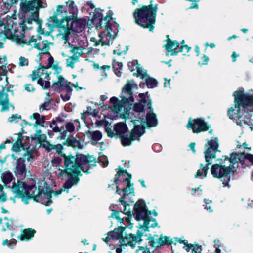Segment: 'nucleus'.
<instances>
[{"label": "nucleus", "mask_w": 253, "mask_h": 253, "mask_svg": "<svg viewBox=\"0 0 253 253\" xmlns=\"http://www.w3.org/2000/svg\"><path fill=\"white\" fill-rule=\"evenodd\" d=\"M26 26L24 23L17 25L12 20L7 22V24L4 27L3 30L0 32V41H5L6 39L11 40L17 44L23 46L24 45H30L41 50L43 53L49 54V43L47 41H43L41 43L37 42L41 40V37L38 35L32 36L26 39L25 29Z\"/></svg>", "instance_id": "obj_1"}, {"label": "nucleus", "mask_w": 253, "mask_h": 253, "mask_svg": "<svg viewBox=\"0 0 253 253\" xmlns=\"http://www.w3.org/2000/svg\"><path fill=\"white\" fill-rule=\"evenodd\" d=\"M78 8L72 0L65 2V5H58L53 16L49 19V22L52 27L67 28L65 34L70 33V31L74 32H81L86 24V20L80 19L74 20L69 24V22L77 16Z\"/></svg>", "instance_id": "obj_2"}, {"label": "nucleus", "mask_w": 253, "mask_h": 253, "mask_svg": "<svg viewBox=\"0 0 253 253\" xmlns=\"http://www.w3.org/2000/svg\"><path fill=\"white\" fill-rule=\"evenodd\" d=\"M91 161V158L82 154L76 155V158L74 156L65 157V168L59 166L56 171V174L58 177L61 178L64 175L70 176L63 185L64 190H68L77 182L78 179L73 176L80 175V169L84 172L88 173L89 162Z\"/></svg>", "instance_id": "obj_3"}, {"label": "nucleus", "mask_w": 253, "mask_h": 253, "mask_svg": "<svg viewBox=\"0 0 253 253\" xmlns=\"http://www.w3.org/2000/svg\"><path fill=\"white\" fill-rule=\"evenodd\" d=\"M234 107L228 111L230 119L236 121L240 126L250 125L251 119L249 112H253V93H244L243 91H236L233 93Z\"/></svg>", "instance_id": "obj_4"}, {"label": "nucleus", "mask_w": 253, "mask_h": 253, "mask_svg": "<svg viewBox=\"0 0 253 253\" xmlns=\"http://www.w3.org/2000/svg\"><path fill=\"white\" fill-rule=\"evenodd\" d=\"M139 96L141 98L140 101L134 105L133 109L131 108L132 103H130L128 111L124 112V115L128 120H130L133 125L144 126L145 119L144 118V110L151 109V101L149 97H145L144 93H140Z\"/></svg>", "instance_id": "obj_5"}, {"label": "nucleus", "mask_w": 253, "mask_h": 253, "mask_svg": "<svg viewBox=\"0 0 253 253\" xmlns=\"http://www.w3.org/2000/svg\"><path fill=\"white\" fill-rule=\"evenodd\" d=\"M137 85L132 81H127L125 86L123 87L121 97V100L112 97L110 99L111 103L113 104L117 113L127 112L129 107V104L134 101L132 95V89L136 88Z\"/></svg>", "instance_id": "obj_6"}, {"label": "nucleus", "mask_w": 253, "mask_h": 253, "mask_svg": "<svg viewBox=\"0 0 253 253\" xmlns=\"http://www.w3.org/2000/svg\"><path fill=\"white\" fill-rule=\"evenodd\" d=\"M157 9V5L153 7L152 5H149L136 9L134 13L136 23L144 28H148L150 31H153Z\"/></svg>", "instance_id": "obj_7"}, {"label": "nucleus", "mask_w": 253, "mask_h": 253, "mask_svg": "<svg viewBox=\"0 0 253 253\" xmlns=\"http://www.w3.org/2000/svg\"><path fill=\"white\" fill-rule=\"evenodd\" d=\"M134 212L133 216L138 221H143V223L139 224L140 228L144 232L148 230L150 227H155L157 226L155 219L151 217V213L146 208L145 202L142 200H139L134 207Z\"/></svg>", "instance_id": "obj_8"}, {"label": "nucleus", "mask_w": 253, "mask_h": 253, "mask_svg": "<svg viewBox=\"0 0 253 253\" xmlns=\"http://www.w3.org/2000/svg\"><path fill=\"white\" fill-rule=\"evenodd\" d=\"M219 147L218 140L217 137H212L205 145V150L204 151L205 158L206 164L204 165L202 164L200 165L201 169L197 170L195 175V178H203V177H207V173L209 170V165L211 164V160L215 158L216 153L218 151Z\"/></svg>", "instance_id": "obj_9"}, {"label": "nucleus", "mask_w": 253, "mask_h": 253, "mask_svg": "<svg viewBox=\"0 0 253 253\" xmlns=\"http://www.w3.org/2000/svg\"><path fill=\"white\" fill-rule=\"evenodd\" d=\"M125 229V228L123 227L115 228L113 231L109 232L107 233V237L105 239L103 238V240L108 243L111 239L119 240L122 246L128 245L134 248L136 243L141 240L143 233L138 230L137 235L131 233L125 234L124 237L123 232Z\"/></svg>", "instance_id": "obj_10"}, {"label": "nucleus", "mask_w": 253, "mask_h": 253, "mask_svg": "<svg viewBox=\"0 0 253 253\" xmlns=\"http://www.w3.org/2000/svg\"><path fill=\"white\" fill-rule=\"evenodd\" d=\"M131 178V174L128 173L126 170H119L115 175L114 184H118L116 186V193L119 195L122 191L124 199L126 196L134 193L133 185L131 184L130 180Z\"/></svg>", "instance_id": "obj_11"}, {"label": "nucleus", "mask_w": 253, "mask_h": 253, "mask_svg": "<svg viewBox=\"0 0 253 253\" xmlns=\"http://www.w3.org/2000/svg\"><path fill=\"white\" fill-rule=\"evenodd\" d=\"M20 6L22 12L27 17V22L31 24L33 21L37 20L39 8H45L46 4L40 0H33L25 2H22Z\"/></svg>", "instance_id": "obj_12"}, {"label": "nucleus", "mask_w": 253, "mask_h": 253, "mask_svg": "<svg viewBox=\"0 0 253 253\" xmlns=\"http://www.w3.org/2000/svg\"><path fill=\"white\" fill-rule=\"evenodd\" d=\"M104 30L98 36V39L95 37H91L90 41L93 43V45L97 46L99 45L101 46H110L112 43L113 40L114 39L118 32V25L115 24L113 25H105Z\"/></svg>", "instance_id": "obj_13"}, {"label": "nucleus", "mask_w": 253, "mask_h": 253, "mask_svg": "<svg viewBox=\"0 0 253 253\" xmlns=\"http://www.w3.org/2000/svg\"><path fill=\"white\" fill-rule=\"evenodd\" d=\"M12 189L14 193L21 198L22 201L25 204H28L32 198L35 200L36 187L34 185H27L24 182L17 180V183L13 182Z\"/></svg>", "instance_id": "obj_14"}, {"label": "nucleus", "mask_w": 253, "mask_h": 253, "mask_svg": "<svg viewBox=\"0 0 253 253\" xmlns=\"http://www.w3.org/2000/svg\"><path fill=\"white\" fill-rule=\"evenodd\" d=\"M62 191V189L53 192L45 182H41L38 186V189L35 191V201L48 206L52 202L51 200L52 192H53L55 196H57L61 193Z\"/></svg>", "instance_id": "obj_15"}, {"label": "nucleus", "mask_w": 253, "mask_h": 253, "mask_svg": "<svg viewBox=\"0 0 253 253\" xmlns=\"http://www.w3.org/2000/svg\"><path fill=\"white\" fill-rule=\"evenodd\" d=\"M234 170L231 167L226 166L224 161L220 164L212 165L211 169V173L214 178L221 179L224 186L229 187V181L230 179V173Z\"/></svg>", "instance_id": "obj_16"}, {"label": "nucleus", "mask_w": 253, "mask_h": 253, "mask_svg": "<svg viewBox=\"0 0 253 253\" xmlns=\"http://www.w3.org/2000/svg\"><path fill=\"white\" fill-rule=\"evenodd\" d=\"M71 83L68 82L61 76H58V81L53 83L51 88L61 92L60 97L64 102L70 100L72 92Z\"/></svg>", "instance_id": "obj_17"}, {"label": "nucleus", "mask_w": 253, "mask_h": 253, "mask_svg": "<svg viewBox=\"0 0 253 253\" xmlns=\"http://www.w3.org/2000/svg\"><path fill=\"white\" fill-rule=\"evenodd\" d=\"M51 73L48 68L42 66L34 70L31 74V77L33 81L38 79V84L43 88L46 89L50 86L49 75Z\"/></svg>", "instance_id": "obj_18"}, {"label": "nucleus", "mask_w": 253, "mask_h": 253, "mask_svg": "<svg viewBox=\"0 0 253 253\" xmlns=\"http://www.w3.org/2000/svg\"><path fill=\"white\" fill-rule=\"evenodd\" d=\"M71 33H67L62 36V39L64 40V44H68L67 46L71 47L70 51L73 53H77L78 55L82 54V50L84 49L87 46V40L85 37H78L77 42H78V45L71 44L69 43Z\"/></svg>", "instance_id": "obj_19"}, {"label": "nucleus", "mask_w": 253, "mask_h": 253, "mask_svg": "<svg viewBox=\"0 0 253 253\" xmlns=\"http://www.w3.org/2000/svg\"><path fill=\"white\" fill-rule=\"evenodd\" d=\"M145 133V127L140 125H134V128L131 130V135L126 134L121 137V143L124 146H129L132 141L139 140V138Z\"/></svg>", "instance_id": "obj_20"}, {"label": "nucleus", "mask_w": 253, "mask_h": 253, "mask_svg": "<svg viewBox=\"0 0 253 253\" xmlns=\"http://www.w3.org/2000/svg\"><path fill=\"white\" fill-rule=\"evenodd\" d=\"M33 158L31 152L28 151L23 155V158H20L17 160L16 166L15 169L16 175L21 177H25L26 174V169L25 161L31 162Z\"/></svg>", "instance_id": "obj_21"}, {"label": "nucleus", "mask_w": 253, "mask_h": 253, "mask_svg": "<svg viewBox=\"0 0 253 253\" xmlns=\"http://www.w3.org/2000/svg\"><path fill=\"white\" fill-rule=\"evenodd\" d=\"M187 128H191L194 133H199L202 131H207L210 127V126L201 119L194 120L189 119Z\"/></svg>", "instance_id": "obj_22"}, {"label": "nucleus", "mask_w": 253, "mask_h": 253, "mask_svg": "<svg viewBox=\"0 0 253 253\" xmlns=\"http://www.w3.org/2000/svg\"><path fill=\"white\" fill-rule=\"evenodd\" d=\"M224 161L228 162L230 164L228 167H231L234 170H232V173L236 171V168L238 166V163H240L242 165L245 163L244 153H232L231 154L230 158L225 157Z\"/></svg>", "instance_id": "obj_23"}, {"label": "nucleus", "mask_w": 253, "mask_h": 253, "mask_svg": "<svg viewBox=\"0 0 253 253\" xmlns=\"http://www.w3.org/2000/svg\"><path fill=\"white\" fill-rule=\"evenodd\" d=\"M103 15L101 13V10L96 9L94 13L93 20L95 22H97L98 21L99 22V25H96V27H103L105 28V25H113L115 24H117L114 22L110 17L106 16L104 18Z\"/></svg>", "instance_id": "obj_24"}, {"label": "nucleus", "mask_w": 253, "mask_h": 253, "mask_svg": "<svg viewBox=\"0 0 253 253\" xmlns=\"http://www.w3.org/2000/svg\"><path fill=\"white\" fill-rule=\"evenodd\" d=\"M8 89L1 87L0 89V105H2L1 111H7L9 109V103L8 95L7 94Z\"/></svg>", "instance_id": "obj_25"}, {"label": "nucleus", "mask_w": 253, "mask_h": 253, "mask_svg": "<svg viewBox=\"0 0 253 253\" xmlns=\"http://www.w3.org/2000/svg\"><path fill=\"white\" fill-rule=\"evenodd\" d=\"M128 66L129 69L132 71L135 69H136L137 72L136 75L137 77H140L141 78H144L147 76V71L141 67L138 64L137 60H133L132 62L128 63Z\"/></svg>", "instance_id": "obj_26"}, {"label": "nucleus", "mask_w": 253, "mask_h": 253, "mask_svg": "<svg viewBox=\"0 0 253 253\" xmlns=\"http://www.w3.org/2000/svg\"><path fill=\"white\" fill-rule=\"evenodd\" d=\"M167 37L168 38L167 43L165 46L166 50L168 52H171L172 55H176L179 52H175L174 50L179 47L178 42L176 41H171L169 39V35H167Z\"/></svg>", "instance_id": "obj_27"}, {"label": "nucleus", "mask_w": 253, "mask_h": 253, "mask_svg": "<svg viewBox=\"0 0 253 253\" xmlns=\"http://www.w3.org/2000/svg\"><path fill=\"white\" fill-rule=\"evenodd\" d=\"M150 111L147 113L146 120L149 127L155 126L157 125L158 121L155 114L153 112V109L151 107Z\"/></svg>", "instance_id": "obj_28"}, {"label": "nucleus", "mask_w": 253, "mask_h": 253, "mask_svg": "<svg viewBox=\"0 0 253 253\" xmlns=\"http://www.w3.org/2000/svg\"><path fill=\"white\" fill-rule=\"evenodd\" d=\"M167 243H170L169 238L167 237H161L156 239L153 238L149 242V245L155 248L159 247Z\"/></svg>", "instance_id": "obj_29"}, {"label": "nucleus", "mask_w": 253, "mask_h": 253, "mask_svg": "<svg viewBox=\"0 0 253 253\" xmlns=\"http://www.w3.org/2000/svg\"><path fill=\"white\" fill-rule=\"evenodd\" d=\"M87 137L92 141V143H97L102 138V134L99 130H88L86 132Z\"/></svg>", "instance_id": "obj_30"}, {"label": "nucleus", "mask_w": 253, "mask_h": 253, "mask_svg": "<svg viewBox=\"0 0 253 253\" xmlns=\"http://www.w3.org/2000/svg\"><path fill=\"white\" fill-rule=\"evenodd\" d=\"M50 127L52 128L53 132H60L61 134V138L62 139H65L66 137V131H65V128L64 126L59 128L57 125L55 121H53L50 123Z\"/></svg>", "instance_id": "obj_31"}, {"label": "nucleus", "mask_w": 253, "mask_h": 253, "mask_svg": "<svg viewBox=\"0 0 253 253\" xmlns=\"http://www.w3.org/2000/svg\"><path fill=\"white\" fill-rule=\"evenodd\" d=\"M32 140L36 141L39 143L46 142V136L44 134H42L41 130L37 131L35 134L31 136Z\"/></svg>", "instance_id": "obj_32"}, {"label": "nucleus", "mask_w": 253, "mask_h": 253, "mask_svg": "<svg viewBox=\"0 0 253 253\" xmlns=\"http://www.w3.org/2000/svg\"><path fill=\"white\" fill-rule=\"evenodd\" d=\"M126 125L123 123H119L114 126V130L118 134H122L125 133L127 130Z\"/></svg>", "instance_id": "obj_33"}, {"label": "nucleus", "mask_w": 253, "mask_h": 253, "mask_svg": "<svg viewBox=\"0 0 253 253\" xmlns=\"http://www.w3.org/2000/svg\"><path fill=\"white\" fill-rule=\"evenodd\" d=\"M74 53V55L69 57L66 60V65L68 67H71V68H73L74 67V64L76 62L78 61V58L81 55H78V54Z\"/></svg>", "instance_id": "obj_34"}, {"label": "nucleus", "mask_w": 253, "mask_h": 253, "mask_svg": "<svg viewBox=\"0 0 253 253\" xmlns=\"http://www.w3.org/2000/svg\"><path fill=\"white\" fill-rule=\"evenodd\" d=\"M35 231L34 229L28 228L25 229L23 231V234L21 236V240H29L34 236Z\"/></svg>", "instance_id": "obj_35"}, {"label": "nucleus", "mask_w": 253, "mask_h": 253, "mask_svg": "<svg viewBox=\"0 0 253 253\" xmlns=\"http://www.w3.org/2000/svg\"><path fill=\"white\" fill-rule=\"evenodd\" d=\"M1 179L3 182L6 185L10 183L12 181L13 176L12 173L7 171L2 174Z\"/></svg>", "instance_id": "obj_36"}, {"label": "nucleus", "mask_w": 253, "mask_h": 253, "mask_svg": "<svg viewBox=\"0 0 253 253\" xmlns=\"http://www.w3.org/2000/svg\"><path fill=\"white\" fill-rule=\"evenodd\" d=\"M33 117L34 120H36V124L37 125L43 126V124L45 122V119L43 116H41L38 113H35L33 114L31 118Z\"/></svg>", "instance_id": "obj_37"}, {"label": "nucleus", "mask_w": 253, "mask_h": 253, "mask_svg": "<svg viewBox=\"0 0 253 253\" xmlns=\"http://www.w3.org/2000/svg\"><path fill=\"white\" fill-rule=\"evenodd\" d=\"M147 86L150 88H153L157 86L158 82L153 78L148 77L145 80Z\"/></svg>", "instance_id": "obj_38"}, {"label": "nucleus", "mask_w": 253, "mask_h": 253, "mask_svg": "<svg viewBox=\"0 0 253 253\" xmlns=\"http://www.w3.org/2000/svg\"><path fill=\"white\" fill-rule=\"evenodd\" d=\"M119 201L121 203V204L124 207L123 213L128 215L130 214V208H129L128 210L126 209V202L124 200V197H121L119 198ZM127 206H129L128 204H127Z\"/></svg>", "instance_id": "obj_39"}, {"label": "nucleus", "mask_w": 253, "mask_h": 253, "mask_svg": "<svg viewBox=\"0 0 253 253\" xmlns=\"http://www.w3.org/2000/svg\"><path fill=\"white\" fill-rule=\"evenodd\" d=\"M50 99H48L46 101L40 105L39 108L40 111L42 112L44 110H49L50 108Z\"/></svg>", "instance_id": "obj_40"}, {"label": "nucleus", "mask_w": 253, "mask_h": 253, "mask_svg": "<svg viewBox=\"0 0 253 253\" xmlns=\"http://www.w3.org/2000/svg\"><path fill=\"white\" fill-rule=\"evenodd\" d=\"M65 129L66 130H65V131H66V133L67 132L72 133L75 130V126L72 123L69 122L66 124L65 126Z\"/></svg>", "instance_id": "obj_41"}, {"label": "nucleus", "mask_w": 253, "mask_h": 253, "mask_svg": "<svg viewBox=\"0 0 253 253\" xmlns=\"http://www.w3.org/2000/svg\"><path fill=\"white\" fill-rule=\"evenodd\" d=\"M88 115L96 117L98 115V111L96 109H92L91 107H88L85 111Z\"/></svg>", "instance_id": "obj_42"}, {"label": "nucleus", "mask_w": 253, "mask_h": 253, "mask_svg": "<svg viewBox=\"0 0 253 253\" xmlns=\"http://www.w3.org/2000/svg\"><path fill=\"white\" fill-rule=\"evenodd\" d=\"M29 61L27 58L24 57L20 56L19 59L18 64L19 66H26L28 65Z\"/></svg>", "instance_id": "obj_43"}, {"label": "nucleus", "mask_w": 253, "mask_h": 253, "mask_svg": "<svg viewBox=\"0 0 253 253\" xmlns=\"http://www.w3.org/2000/svg\"><path fill=\"white\" fill-rule=\"evenodd\" d=\"M0 200L4 202L6 200V194L3 191V186L0 184Z\"/></svg>", "instance_id": "obj_44"}, {"label": "nucleus", "mask_w": 253, "mask_h": 253, "mask_svg": "<svg viewBox=\"0 0 253 253\" xmlns=\"http://www.w3.org/2000/svg\"><path fill=\"white\" fill-rule=\"evenodd\" d=\"M111 217L116 218L120 222L123 221V219L119 217V213L117 211L112 210Z\"/></svg>", "instance_id": "obj_45"}, {"label": "nucleus", "mask_w": 253, "mask_h": 253, "mask_svg": "<svg viewBox=\"0 0 253 253\" xmlns=\"http://www.w3.org/2000/svg\"><path fill=\"white\" fill-rule=\"evenodd\" d=\"M136 253H150L149 249L147 247H139L138 249L136 250Z\"/></svg>", "instance_id": "obj_46"}, {"label": "nucleus", "mask_w": 253, "mask_h": 253, "mask_svg": "<svg viewBox=\"0 0 253 253\" xmlns=\"http://www.w3.org/2000/svg\"><path fill=\"white\" fill-rule=\"evenodd\" d=\"M204 202L205 203V209L208 210L209 212H212V210L211 209V207L209 204L211 203V201L209 199H204Z\"/></svg>", "instance_id": "obj_47"}, {"label": "nucleus", "mask_w": 253, "mask_h": 253, "mask_svg": "<svg viewBox=\"0 0 253 253\" xmlns=\"http://www.w3.org/2000/svg\"><path fill=\"white\" fill-rule=\"evenodd\" d=\"M21 116L17 114H13L8 118V121L10 122H17V120L20 119Z\"/></svg>", "instance_id": "obj_48"}, {"label": "nucleus", "mask_w": 253, "mask_h": 253, "mask_svg": "<svg viewBox=\"0 0 253 253\" xmlns=\"http://www.w3.org/2000/svg\"><path fill=\"white\" fill-rule=\"evenodd\" d=\"M209 61V58L208 56L204 55L203 57L201 58V61H199L198 64L199 65H206Z\"/></svg>", "instance_id": "obj_49"}, {"label": "nucleus", "mask_w": 253, "mask_h": 253, "mask_svg": "<svg viewBox=\"0 0 253 253\" xmlns=\"http://www.w3.org/2000/svg\"><path fill=\"white\" fill-rule=\"evenodd\" d=\"M190 49H191V48L189 47L187 45H182L180 48L178 52H184V54H185L186 53H188L190 51Z\"/></svg>", "instance_id": "obj_50"}, {"label": "nucleus", "mask_w": 253, "mask_h": 253, "mask_svg": "<svg viewBox=\"0 0 253 253\" xmlns=\"http://www.w3.org/2000/svg\"><path fill=\"white\" fill-rule=\"evenodd\" d=\"M42 146L46 148L48 151H51L52 149H54V145L49 144L48 142H46L45 144H43Z\"/></svg>", "instance_id": "obj_51"}, {"label": "nucleus", "mask_w": 253, "mask_h": 253, "mask_svg": "<svg viewBox=\"0 0 253 253\" xmlns=\"http://www.w3.org/2000/svg\"><path fill=\"white\" fill-rule=\"evenodd\" d=\"M24 137L22 136V134L21 132H19L17 134V139L16 141V143L17 144L22 145L23 144L22 140Z\"/></svg>", "instance_id": "obj_52"}, {"label": "nucleus", "mask_w": 253, "mask_h": 253, "mask_svg": "<svg viewBox=\"0 0 253 253\" xmlns=\"http://www.w3.org/2000/svg\"><path fill=\"white\" fill-rule=\"evenodd\" d=\"M244 156H245V161L246 160H248L252 164H253V155H252L251 154H245L244 153Z\"/></svg>", "instance_id": "obj_53"}, {"label": "nucleus", "mask_w": 253, "mask_h": 253, "mask_svg": "<svg viewBox=\"0 0 253 253\" xmlns=\"http://www.w3.org/2000/svg\"><path fill=\"white\" fill-rule=\"evenodd\" d=\"M192 250L195 253H200L202 251L201 246L198 245H193Z\"/></svg>", "instance_id": "obj_54"}, {"label": "nucleus", "mask_w": 253, "mask_h": 253, "mask_svg": "<svg viewBox=\"0 0 253 253\" xmlns=\"http://www.w3.org/2000/svg\"><path fill=\"white\" fill-rule=\"evenodd\" d=\"M62 162V159L59 157H55L52 160V163L54 165H59Z\"/></svg>", "instance_id": "obj_55"}, {"label": "nucleus", "mask_w": 253, "mask_h": 253, "mask_svg": "<svg viewBox=\"0 0 253 253\" xmlns=\"http://www.w3.org/2000/svg\"><path fill=\"white\" fill-rule=\"evenodd\" d=\"M122 66V63L120 62L114 63L113 65V67L115 70H121Z\"/></svg>", "instance_id": "obj_56"}, {"label": "nucleus", "mask_w": 253, "mask_h": 253, "mask_svg": "<svg viewBox=\"0 0 253 253\" xmlns=\"http://www.w3.org/2000/svg\"><path fill=\"white\" fill-rule=\"evenodd\" d=\"M25 90H26L27 91H29V92H32V91H34L35 90L34 87L31 84H26L25 85Z\"/></svg>", "instance_id": "obj_57"}, {"label": "nucleus", "mask_w": 253, "mask_h": 253, "mask_svg": "<svg viewBox=\"0 0 253 253\" xmlns=\"http://www.w3.org/2000/svg\"><path fill=\"white\" fill-rule=\"evenodd\" d=\"M89 115L84 111L81 114V119L85 123H87V118Z\"/></svg>", "instance_id": "obj_58"}, {"label": "nucleus", "mask_w": 253, "mask_h": 253, "mask_svg": "<svg viewBox=\"0 0 253 253\" xmlns=\"http://www.w3.org/2000/svg\"><path fill=\"white\" fill-rule=\"evenodd\" d=\"M16 244L15 241H11L9 242L8 240H5L3 242V245H7L9 247H11L12 245H15Z\"/></svg>", "instance_id": "obj_59"}, {"label": "nucleus", "mask_w": 253, "mask_h": 253, "mask_svg": "<svg viewBox=\"0 0 253 253\" xmlns=\"http://www.w3.org/2000/svg\"><path fill=\"white\" fill-rule=\"evenodd\" d=\"M49 55H50V57L48 58V65H47L46 68H49V70H50V68L51 67L52 65L53 64V63L54 62V59L50 55V54Z\"/></svg>", "instance_id": "obj_60"}, {"label": "nucleus", "mask_w": 253, "mask_h": 253, "mask_svg": "<svg viewBox=\"0 0 253 253\" xmlns=\"http://www.w3.org/2000/svg\"><path fill=\"white\" fill-rule=\"evenodd\" d=\"M54 149H55L56 152L59 154L62 149V146L61 144L54 145Z\"/></svg>", "instance_id": "obj_61"}, {"label": "nucleus", "mask_w": 253, "mask_h": 253, "mask_svg": "<svg viewBox=\"0 0 253 253\" xmlns=\"http://www.w3.org/2000/svg\"><path fill=\"white\" fill-rule=\"evenodd\" d=\"M110 68V66L108 65H103L101 67V69L102 70V74L104 73L106 76V74L105 73V71L106 70H109Z\"/></svg>", "instance_id": "obj_62"}, {"label": "nucleus", "mask_w": 253, "mask_h": 253, "mask_svg": "<svg viewBox=\"0 0 253 253\" xmlns=\"http://www.w3.org/2000/svg\"><path fill=\"white\" fill-rule=\"evenodd\" d=\"M193 247V245L192 244H187L185 246H184V248L187 252H189L191 249H192Z\"/></svg>", "instance_id": "obj_63"}, {"label": "nucleus", "mask_w": 253, "mask_h": 253, "mask_svg": "<svg viewBox=\"0 0 253 253\" xmlns=\"http://www.w3.org/2000/svg\"><path fill=\"white\" fill-rule=\"evenodd\" d=\"M4 224H5L6 225V227L8 229H10L12 228L11 224H10V222L7 221V219L6 218H5L4 219Z\"/></svg>", "instance_id": "obj_64"}]
</instances>
